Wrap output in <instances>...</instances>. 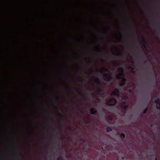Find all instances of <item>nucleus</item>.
<instances>
[{"label": "nucleus", "mask_w": 160, "mask_h": 160, "mask_svg": "<svg viewBox=\"0 0 160 160\" xmlns=\"http://www.w3.org/2000/svg\"><path fill=\"white\" fill-rule=\"evenodd\" d=\"M60 110V109L59 108H57V112H59Z\"/></svg>", "instance_id": "obj_25"}, {"label": "nucleus", "mask_w": 160, "mask_h": 160, "mask_svg": "<svg viewBox=\"0 0 160 160\" xmlns=\"http://www.w3.org/2000/svg\"><path fill=\"white\" fill-rule=\"evenodd\" d=\"M121 137L122 138H123L124 137V135L122 133H121Z\"/></svg>", "instance_id": "obj_21"}, {"label": "nucleus", "mask_w": 160, "mask_h": 160, "mask_svg": "<svg viewBox=\"0 0 160 160\" xmlns=\"http://www.w3.org/2000/svg\"><path fill=\"white\" fill-rule=\"evenodd\" d=\"M81 95L82 96V94H81Z\"/></svg>", "instance_id": "obj_40"}, {"label": "nucleus", "mask_w": 160, "mask_h": 160, "mask_svg": "<svg viewBox=\"0 0 160 160\" xmlns=\"http://www.w3.org/2000/svg\"><path fill=\"white\" fill-rule=\"evenodd\" d=\"M109 120H113L112 118H111Z\"/></svg>", "instance_id": "obj_35"}, {"label": "nucleus", "mask_w": 160, "mask_h": 160, "mask_svg": "<svg viewBox=\"0 0 160 160\" xmlns=\"http://www.w3.org/2000/svg\"><path fill=\"white\" fill-rule=\"evenodd\" d=\"M50 112V111H48V112Z\"/></svg>", "instance_id": "obj_42"}, {"label": "nucleus", "mask_w": 160, "mask_h": 160, "mask_svg": "<svg viewBox=\"0 0 160 160\" xmlns=\"http://www.w3.org/2000/svg\"><path fill=\"white\" fill-rule=\"evenodd\" d=\"M91 73H93V72H93V71H91Z\"/></svg>", "instance_id": "obj_32"}, {"label": "nucleus", "mask_w": 160, "mask_h": 160, "mask_svg": "<svg viewBox=\"0 0 160 160\" xmlns=\"http://www.w3.org/2000/svg\"><path fill=\"white\" fill-rule=\"evenodd\" d=\"M119 91L118 89H116L115 91H114L111 93V95L114 96H118L119 95Z\"/></svg>", "instance_id": "obj_5"}, {"label": "nucleus", "mask_w": 160, "mask_h": 160, "mask_svg": "<svg viewBox=\"0 0 160 160\" xmlns=\"http://www.w3.org/2000/svg\"><path fill=\"white\" fill-rule=\"evenodd\" d=\"M122 82H123L125 83V82L127 81V79L124 77L122 78Z\"/></svg>", "instance_id": "obj_16"}, {"label": "nucleus", "mask_w": 160, "mask_h": 160, "mask_svg": "<svg viewBox=\"0 0 160 160\" xmlns=\"http://www.w3.org/2000/svg\"><path fill=\"white\" fill-rule=\"evenodd\" d=\"M116 55L117 56H121L120 54H116Z\"/></svg>", "instance_id": "obj_24"}, {"label": "nucleus", "mask_w": 160, "mask_h": 160, "mask_svg": "<svg viewBox=\"0 0 160 160\" xmlns=\"http://www.w3.org/2000/svg\"><path fill=\"white\" fill-rule=\"evenodd\" d=\"M154 102L156 104H159L160 103V99L159 98H158L157 99L154 100Z\"/></svg>", "instance_id": "obj_10"}, {"label": "nucleus", "mask_w": 160, "mask_h": 160, "mask_svg": "<svg viewBox=\"0 0 160 160\" xmlns=\"http://www.w3.org/2000/svg\"><path fill=\"white\" fill-rule=\"evenodd\" d=\"M158 34H160V31L159 30V31H158Z\"/></svg>", "instance_id": "obj_29"}, {"label": "nucleus", "mask_w": 160, "mask_h": 160, "mask_svg": "<svg viewBox=\"0 0 160 160\" xmlns=\"http://www.w3.org/2000/svg\"><path fill=\"white\" fill-rule=\"evenodd\" d=\"M129 22L130 23V24L132 25V22L131 21V19H129Z\"/></svg>", "instance_id": "obj_20"}, {"label": "nucleus", "mask_w": 160, "mask_h": 160, "mask_svg": "<svg viewBox=\"0 0 160 160\" xmlns=\"http://www.w3.org/2000/svg\"><path fill=\"white\" fill-rule=\"evenodd\" d=\"M121 76H122L121 75H120V74H119L117 76V78L118 79H120L121 78Z\"/></svg>", "instance_id": "obj_18"}, {"label": "nucleus", "mask_w": 160, "mask_h": 160, "mask_svg": "<svg viewBox=\"0 0 160 160\" xmlns=\"http://www.w3.org/2000/svg\"><path fill=\"white\" fill-rule=\"evenodd\" d=\"M119 85L121 87L124 86L125 85V83L123 82H122L120 83Z\"/></svg>", "instance_id": "obj_12"}, {"label": "nucleus", "mask_w": 160, "mask_h": 160, "mask_svg": "<svg viewBox=\"0 0 160 160\" xmlns=\"http://www.w3.org/2000/svg\"><path fill=\"white\" fill-rule=\"evenodd\" d=\"M89 79L90 80H91V78H89Z\"/></svg>", "instance_id": "obj_39"}, {"label": "nucleus", "mask_w": 160, "mask_h": 160, "mask_svg": "<svg viewBox=\"0 0 160 160\" xmlns=\"http://www.w3.org/2000/svg\"><path fill=\"white\" fill-rule=\"evenodd\" d=\"M117 102V101L115 98H110L108 100L107 105L108 106H114L116 104Z\"/></svg>", "instance_id": "obj_2"}, {"label": "nucleus", "mask_w": 160, "mask_h": 160, "mask_svg": "<svg viewBox=\"0 0 160 160\" xmlns=\"http://www.w3.org/2000/svg\"><path fill=\"white\" fill-rule=\"evenodd\" d=\"M104 34H105V35L107 36H108V34L107 32H105Z\"/></svg>", "instance_id": "obj_22"}, {"label": "nucleus", "mask_w": 160, "mask_h": 160, "mask_svg": "<svg viewBox=\"0 0 160 160\" xmlns=\"http://www.w3.org/2000/svg\"><path fill=\"white\" fill-rule=\"evenodd\" d=\"M129 69H131L132 71H134L135 70V68L134 67H133L131 66H130L128 67Z\"/></svg>", "instance_id": "obj_14"}, {"label": "nucleus", "mask_w": 160, "mask_h": 160, "mask_svg": "<svg viewBox=\"0 0 160 160\" xmlns=\"http://www.w3.org/2000/svg\"><path fill=\"white\" fill-rule=\"evenodd\" d=\"M148 111V108L147 107H146L145 109L143 111V114H146L147 113V112Z\"/></svg>", "instance_id": "obj_13"}, {"label": "nucleus", "mask_w": 160, "mask_h": 160, "mask_svg": "<svg viewBox=\"0 0 160 160\" xmlns=\"http://www.w3.org/2000/svg\"><path fill=\"white\" fill-rule=\"evenodd\" d=\"M82 86H83V84H82Z\"/></svg>", "instance_id": "obj_41"}, {"label": "nucleus", "mask_w": 160, "mask_h": 160, "mask_svg": "<svg viewBox=\"0 0 160 160\" xmlns=\"http://www.w3.org/2000/svg\"><path fill=\"white\" fill-rule=\"evenodd\" d=\"M70 106H71L72 107H73V105H71Z\"/></svg>", "instance_id": "obj_37"}, {"label": "nucleus", "mask_w": 160, "mask_h": 160, "mask_svg": "<svg viewBox=\"0 0 160 160\" xmlns=\"http://www.w3.org/2000/svg\"><path fill=\"white\" fill-rule=\"evenodd\" d=\"M0 120H55L54 119H0ZM56 120H60L59 119H56ZM61 120H64V119H61Z\"/></svg>", "instance_id": "obj_4"}, {"label": "nucleus", "mask_w": 160, "mask_h": 160, "mask_svg": "<svg viewBox=\"0 0 160 160\" xmlns=\"http://www.w3.org/2000/svg\"><path fill=\"white\" fill-rule=\"evenodd\" d=\"M113 65L114 66H116L117 64H113Z\"/></svg>", "instance_id": "obj_31"}, {"label": "nucleus", "mask_w": 160, "mask_h": 160, "mask_svg": "<svg viewBox=\"0 0 160 160\" xmlns=\"http://www.w3.org/2000/svg\"><path fill=\"white\" fill-rule=\"evenodd\" d=\"M118 49L119 50H120L119 49V48H118Z\"/></svg>", "instance_id": "obj_44"}, {"label": "nucleus", "mask_w": 160, "mask_h": 160, "mask_svg": "<svg viewBox=\"0 0 160 160\" xmlns=\"http://www.w3.org/2000/svg\"><path fill=\"white\" fill-rule=\"evenodd\" d=\"M104 77L107 78L108 81H110L113 78V76L109 74L104 73Z\"/></svg>", "instance_id": "obj_3"}, {"label": "nucleus", "mask_w": 160, "mask_h": 160, "mask_svg": "<svg viewBox=\"0 0 160 160\" xmlns=\"http://www.w3.org/2000/svg\"><path fill=\"white\" fill-rule=\"evenodd\" d=\"M156 107L157 109H160V104H156Z\"/></svg>", "instance_id": "obj_15"}, {"label": "nucleus", "mask_w": 160, "mask_h": 160, "mask_svg": "<svg viewBox=\"0 0 160 160\" xmlns=\"http://www.w3.org/2000/svg\"><path fill=\"white\" fill-rule=\"evenodd\" d=\"M141 56H142V57L143 58H144V59H145V56H144V55L142 53H141Z\"/></svg>", "instance_id": "obj_23"}, {"label": "nucleus", "mask_w": 160, "mask_h": 160, "mask_svg": "<svg viewBox=\"0 0 160 160\" xmlns=\"http://www.w3.org/2000/svg\"><path fill=\"white\" fill-rule=\"evenodd\" d=\"M98 72L100 73H102L103 72H107L108 71V69L106 68H103L102 70L100 71H98Z\"/></svg>", "instance_id": "obj_9"}, {"label": "nucleus", "mask_w": 160, "mask_h": 160, "mask_svg": "<svg viewBox=\"0 0 160 160\" xmlns=\"http://www.w3.org/2000/svg\"><path fill=\"white\" fill-rule=\"evenodd\" d=\"M139 51H141V50L140 49H139Z\"/></svg>", "instance_id": "obj_38"}, {"label": "nucleus", "mask_w": 160, "mask_h": 160, "mask_svg": "<svg viewBox=\"0 0 160 160\" xmlns=\"http://www.w3.org/2000/svg\"><path fill=\"white\" fill-rule=\"evenodd\" d=\"M142 43L144 46H145L147 44V42L146 40L143 38H142Z\"/></svg>", "instance_id": "obj_11"}, {"label": "nucleus", "mask_w": 160, "mask_h": 160, "mask_svg": "<svg viewBox=\"0 0 160 160\" xmlns=\"http://www.w3.org/2000/svg\"><path fill=\"white\" fill-rule=\"evenodd\" d=\"M83 120H84V119H83Z\"/></svg>", "instance_id": "obj_45"}, {"label": "nucleus", "mask_w": 160, "mask_h": 160, "mask_svg": "<svg viewBox=\"0 0 160 160\" xmlns=\"http://www.w3.org/2000/svg\"><path fill=\"white\" fill-rule=\"evenodd\" d=\"M96 83H98L99 84H100V80L98 78H97L96 79Z\"/></svg>", "instance_id": "obj_17"}, {"label": "nucleus", "mask_w": 160, "mask_h": 160, "mask_svg": "<svg viewBox=\"0 0 160 160\" xmlns=\"http://www.w3.org/2000/svg\"><path fill=\"white\" fill-rule=\"evenodd\" d=\"M99 52L101 54H102V51H99Z\"/></svg>", "instance_id": "obj_27"}, {"label": "nucleus", "mask_w": 160, "mask_h": 160, "mask_svg": "<svg viewBox=\"0 0 160 160\" xmlns=\"http://www.w3.org/2000/svg\"><path fill=\"white\" fill-rule=\"evenodd\" d=\"M86 90L87 91H88V92H90V90H89V89H86Z\"/></svg>", "instance_id": "obj_28"}, {"label": "nucleus", "mask_w": 160, "mask_h": 160, "mask_svg": "<svg viewBox=\"0 0 160 160\" xmlns=\"http://www.w3.org/2000/svg\"><path fill=\"white\" fill-rule=\"evenodd\" d=\"M112 130V128H108L106 129V131L107 132H109Z\"/></svg>", "instance_id": "obj_19"}, {"label": "nucleus", "mask_w": 160, "mask_h": 160, "mask_svg": "<svg viewBox=\"0 0 160 160\" xmlns=\"http://www.w3.org/2000/svg\"><path fill=\"white\" fill-rule=\"evenodd\" d=\"M128 106V103L125 102H123V103H122L121 104L120 111L123 113H126Z\"/></svg>", "instance_id": "obj_1"}, {"label": "nucleus", "mask_w": 160, "mask_h": 160, "mask_svg": "<svg viewBox=\"0 0 160 160\" xmlns=\"http://www.w3.org/2000/svg\"><path fill=\"white\" fill-rule=\"evenodd\" d=\"M147 106V105H146L144 106V107H143L144 108H145V107H146Z\"/></svg>", "instance_id": "obj_34"}, {"label": "nucleus", "mask_w": 160, "mask_h": 160, "mask_svg": "<svg viewBox=\"0 0 160 160\" xmlns=\"http://www.w3.org/2000/svg\"><path fill=\"white\" fill-rule=\"evenodd\" d=\"M133 33H134V35H135H135H136V32H133Z\"/></svg>", "instance_id": "obj_33"}, {"label": "nucleus", "mask_w": 160, "mask_h": 160, "mask_svg": "<svg viewBox=\"0 0 160 160\" xmlns=\"http://www.w3.org/2000/svg\"><path fill=\"white\" fill-rule=\"evenodd\" d=\"M131 89H130V90H129V91L130 92H131Z\"/></svg>", "instance_id": "obj_36"}, {"label": "nucleus", "mask_w": 160, "mask_h": 160, "mask_svg": "<svg viewBox=\"0 0 160 160\" xmlns=\"http://www.w3.org/2000/svg\"><path fill=\"white\" fill-rule=\"evenodd\" d=\"M136 43H137V44H138V41H137V40H136Z\"/></svg>", "instance_id": "obj_26"}, {"label": "nucleus", "mask_w": 160, "mask_h": 160, "mask_svg": "<svg viewBox=\"0 0 160 160\" xmlns=\"http://www.w3.org/2000/svg\"><path fill=\"white\" fill-rule=\"evenodd\" d=\"M90 112V113L91 114L93 115H96L97 112V111L94 108H91Z\"/></svg>", "instance_id": "obj_6"}, {"label": "nucleus", "mask_w": 160, "mask_h": 160, "mask_svg": "<svg viewBox=\"0 0 160 160\" xmlns=\"http://www.w3.org/2000/svg\"><path fill=\"white\" fill-rule=\"evenodd\" d=\"M95 75H98V73H94Z\"/></svg>", "instance_id": "obj_30"}, {"label": "nucleus", "mask_w": 160, "mask_h": 160, "mask_svg": "<svg viewBox=\"0 0 160 160\" xmlns=\"http://www.w3.org/2000/svg\"><path fill=\"white\" fill-rule=\"evenodd\" d=\"M135 39H136V36H135Z\"/></svg>", "instance_id": "obj_43"}, {"label": "nucleus", "mask_w": 160, "mask_h": 160, "mask_svg": "<svg viewBox=\"0 0 160 160\" xmlns=\"http://www.w3.org/2000/svg\"><path fill=\"white\" fill-rule=\"evenodd\" d=\"M103 92L102 89L98 88L97 90L96 91V92L98 94H101Z\"/></svg>", "instance_id": "obj_7"}, {"label": "nucleus", "mask_w": 160, "mask_h": 160, "mask_svg": "<svg viewBox=\"0 0 160 160\" xmlns=\"http://www.w3.org/2000/svg\"><path fill=\"white\" fill-rule=\"evenodd\" d=\"M119 70L121 72V73H120V75H121L122 76H123L124 75L123 73L124 72V70L123 68H121L119 69Z\"/></svg>", "instance_id": "obj_8"}]
</instances>
